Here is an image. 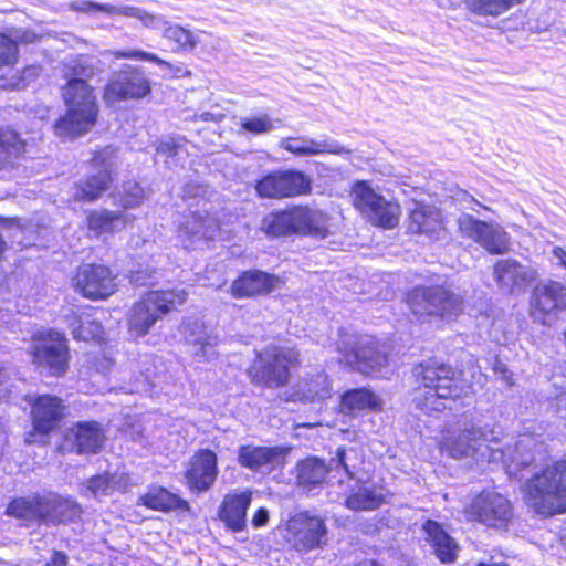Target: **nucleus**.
<instances>
[{
  "instance_id": "nucleus-59",
  "label": "nucleus",
  "mask_w": 566,
  "mask_h": 566,
  "mask_svg": "<svg viewBox=\"0 0 566 566\" xmlns=\"http://www.w3.org/2000/svg\"><path fill=\"white\" fill-rule=\"evenodd\" d=\"M553 255L558 261V263L566 268V251L559 247L553 249Z\"/></svg>"
},
{
  "instance_id": "nucleus-61",
  "label": "nucleus",
  "mask_w": 566,
  "mask_h": 566,
  "mask_svg": "<svg viewBox=\"0 0 566 566\" xmlns=\"http://www.w3.org/2000/svg\"><path fill=\"white\" fill-rule=\"evenodd\" d=\"M142 280H143V277H142V275H140V272H139V271H137V272L133 275V281H134L135 283H137V284H142V283H143V282H142Z\"/></svg>"
},
{
  "instance_id": "nucleus-49",
  "label": "nucleus",
  "mask_w": 566,
  "mask_h": 566,
  "mask_svg": "<svg viewBox=\"0 0 566 566\" xmlns=\"http://www.w3.org/2000/svg\"><path fill=\"white\" fill-rule=\"evenodd\" d=\"M144 199L145 191L137 182L128 181L123 186L120 205L125 210L140 206Z\"/></svg>"
},
{
  "instance_id": "nucleus-47",
  "label": "nucleus",
  "mask_w": 566,
  "mask_h": 566,
  "mask_svg": "<svg viewBox=\"0 0 566 566\" xmlns=\"http://www.w3.org/2000/svg\"><path fill=\"white\" fill-rule=\"evenodd\" d=\"M103 55H113L116 59H130L153 62L160 66L168 75H177L182 71L180 66L172 65L171 63L158 57L156 54L142 50L105 51Z\"/></svg>"
},
{
  "instance_id": "nucleus-1",
  "label": "nucleus",
  "mask_w": 566,
  "mask_h": 566,
  "mask_svg": "<svg viewBox=\"0 0 566 566\" xmlns=\"http://www.w3.org/2000/svg\"><path fill=\"white\" fill-rule=\"evenodd\" d=\"M536 448H541V444L531 436H520L512 444L496 437L493 430L474 424L465 426L459 433L448 432L441 441V449L451 458H473L476 461L501 463L514 475L535 460Z\"/></svg>"
},
{
  "instance_id": "nucleus-51",
  "label": "nucleus",
  "mask_w": 566,
  "mask_h": 566,
  "mask_svg": "<svg viewBox=\"0 0 566 566\" xmlns=\"http://www.w3.org/2000/svg\"><path fill=\"white\" fill-rule=\"evenodd\" d=\"M554 391L551 394L552 398L556 401V409L562 417L566 416V381L559 379L553 382Z\"/></svg>"
},
{
  "instance_id": "nucleus-42",
  "label": "nucleus",
  "mask_w": 566,
  "mask_h": 566,
  "mask_svg": "<svg viewBox=\"0 0 566 566\" xmlns=\"http://www.w3.org/2000/svg\"><path fill=\"white\" fill-rule=\"evenodd\" d=\"M302 213L307 214L301 223L302 235L323 239L329 233V218L318 209L301 206Z\"/></svg>"
},
{
  "instance_id": "nucleus-57",
  "label": "nucleus",
  "mask_w": 566,
  "mask_h": 566,
  "mask_svg": "<svg viewBox=\"0 0 566 566\" xmlns=\"http://www.w3.org/2000/svg\"><path fill=\"white\" fill-rule=\"evenodd\" d=\"M197 118L203 120V122H221L224 118V114L222 113H214V112H203L199 115H196Z\"/></svg>"
},
{
  "instance_id": "nucleus-34",
  "label": "nucleus",
  "mask_w": 566,
  "mask_h": 566,
  "mask_svg": "<svg viewBox=\"0 0 566 566\" xmlns=\"http://www.w3.org/2000/svg\"><path fill=\"white\" fill-rule=\"evenodd\" d=\"M422 530L427 542L430 543L434 555L442 563H453L457 559L459 547L454 539L446 533L440 524L427 521Z\"/></svg>"
},
{
  "instance_id": "nucleus-58",
  "label": "nucleus",
  "mask_w": 566,
  "mask_h": 566,
  "mask_svg": "<svg viewBox=\"0 0 566 566\" xmlns=\"http://www.w3.org/2000/svg\"><path fill=\"white\" fill-rule=\"evenodd\" d=\"M67 557L61 552H54L51 560L45 566H66Z\"/></svg>"
},
{
  "instance_id": "nucleus-56",
  "label": "nucleus",
  "mask_w": 566,
  "mask_h": 566,
  "mask_svg": "<svg viewBox=\"0 0 566 566\" xmlns=\"http://www.w3.org/2000/svg\"><path fill=\"white\" fill-rule=\"evenodd\" d=\"M269 521V512L266 509H259L252 517V524L254 527H261Z\"/></svg>"
},
{
  "instance_id": "nucleus-21",
  "label": "nucleus",
  "mask_w": 566,
  "mask_h": 566,
  "mask_svg": "<svg viewBox=\"0 0 566 566\" xmlns=\"http://www.w3.org/2000/svg\"><path fill=\"white\" fill-rule=\"evenodd\" d=\"M494 277L500 287L510 293L523 292L537 277V271L513 259L500 260L494 265Z\"/></svg>"
},
{
  "instance_id": "nucleus-4",
  "label": "nucleus",
  "mask_w": 566,
  "mask_h": 566,
  "mask_svg": "<svg viewBox=\"0 0 566 566\" xmlns=\"http://www.w3.org/2000/svg\"><path fill=\"white\" fill-rule=\"evenodd\" d=\"M526 504L536 513L555 515L566 512V461L546 465L523 486Z\"/></svg>"
},
{
  "instance_id": "nucleus-35",
  "label": "nucleus",
  "mask_w": 566,
  "mask_h": 566,
  "mask_svg": "<svg viewBox=\"0 0 566 566\" xmlns=\"http://www.w3.org/2000/svg\"><path fill=\"white\" fill-rule=\"evenodd\" d=\"M408 228L412 233L433 235L441 229L440 212L434 207L415 201L410 208Z\"/></svg>"
},
{
  "instance_id": "nucleus-39",
  "label": "nucleus",
  "mask_w": 566,
  "mask_h": 566,
  "mask_svg": "<svg viewBox=\"0 0 566 566\" xmlns=\"http://www.w3.org/2000/svg\"><path fill=\"white\" fill-rule=\"evenodd\" d=\"M46 501V523H64L73 521L82 513V510L76 502L59 496L57 494L48 493Z\"/></svg>"
},
{
  "instance_id": "nucleus-27",
  "label": "nucleus",
  "mask_w": 566,
  "mask_h": 566,
  "mask_svg": "<svg viewBox=\"0 0 566 566\" xmlns=\"http://www.w3.org/2000/svg\"><path fill=\"white\" fill-rule=\"evenodd\" d=\"M307 214L302 213L301 206L269 213L262 220V230L270 237L302 235L301 223Z\"/></svg>"
},
{
  "instance_id": "nucleus-20",
  "label": "nucleus",
  "mask_w": 566,
  "mask_h": 566,
  "mask_svg": "<svg viewBox=\"0 0 566 566\" xmlns=\"http://www.w3.org/2000/svg\"><path fill=\"white\" fill-rule=\"evenodd\" d=\"M217 475V454L209 449H202L196 452L185 473L188 486L191 491L197 493L209 490L213 485Z\"/></svg>"
},
{
  "instance_id": "nucleus-24",
  "label": "nucleus",
  "mask_w": 566,
  "mask_h": 566,
  "mask_svg": "<svg viewBox=\"0 0 566 566\" xmlns=\"http://www.w3.org/2000/svg\"><path fill=\"white\" fill-rule=\"evenodd\" d=\"M284 450L279 447L241 446L238 450V462L252 471L271 472L282 465Z\"/></svg>"
},
{
  "instance_id": "nucleus-5",
  "label": "nucleus",
  "mask_w": 566,
  "mask_h": 566,
  "mask_svg": "<svg viewBox=\"0 0 566 566\" xmlns=\"http://www.w3.org/2000/svg\"><path fill=\"white\" fill-rule=\"evenodd\" d=\"M73 8L91 15L106 13L108 15H124L139 20L145 27L153 29L164 28V38L175 43L177 50L190 51L199 42V33L192 32L180 25H167V22L159 15L151 14L140 8L123 7L117 8L111 4L98 2H75Z\"/></svg>"
},
{
  "instance_id": "nucleus-14",
  "label": "nucleus",
  "mask_w": 566,
  "mask_h": 566,
  "mask_svg": "<svg viewBox=\"0 0 566 566\" xmlns=\"http://www.w3.org/2000/svg\"><path fill=\"white\" fill-rule=\"evenodd\" d=\"M92 164L98 171L75 187L73 197L76 200L94 201L107 189L117 164V149L112 146L103 148L95 154Z\"/></svg>"
},
{
  "instance_id": "nucleus-41",
  "label": "nucleus",
  "mask_w": 566,
  "mask_h": 566,
  "mask_svg": "<svg viewBox=\"0 0 566 566\" xmlns=\"http://www.w3.org/2000/svg\"><path fill=\"white\" fill-rule=\"evenodd\" d=\"M385 502L382 489L375 485H361L346 500V506L354 511H373Z\"/></svg>"
},
{
  "instance_id": "nucleus-37",
  "label": "nucleus",
  "mask_w": 566,
  "mask_h": 566,
  "mask_svg": "<svg viewBox=\"0 0 566 566\" xmlns=\"http://www.w3.org/2000/svg\"><path fill=\"white\" fill-rule=\"evenodd\" d=\"M381 406V398L366 388L345 392L340 401L342 411L348 415H354L366 409L374 411L380 410Z\"/></svg>"
},
{
  "instance_id": "nucleus-26",
  "label": "nucleus",
  "mask_w": 566,
  "mask_h": 566,
  "mask_svg": "<svg viewBox=\"0 0 566 566\" xmlns=\"http://www.w3.org/2000/svg\"><path fill=\"white\" fill-rule=\"evenodd\" d=\"M219 230V222L212 216L190 213L178 226V238L186 249L200 240L213 239Z\"/></svg>"
},
{
  "instance_id": "nucleus-44",
  "label": "nucleus",
  "mask_w": 566,
  "mask_h": 566,
  "mask_svg": "<svg viewBox=\"0 0 566 566\" xmlns=\"http://www.w3.org/2000/svg\"><path fill=\"white\" fill-rule=\"evenodd\" d=\"M66 322L72 329V335L77 340H101L103 338V326L95 321L78 317L75 314L67 315Z\"/></svg>"
},
{
  "instance_id": "nucleus-3",
  "label": "nucleus",
  "mask_w": 566,
  "mask_h": 566,
  "mask_svg": "<svg viewBox=\"0 0 566 566\" xmlns=\"http://www.w3.org/2000/svg\"><path fill=\"white\" fill-rule=\"evenodd\" d=\"M62 96L67 111L56 122L55 134L65 139H74L90 132L98 116L93 87L84 81H67L62 88Z\"/></svg>"
},
{
  "instance_id": "nucleus-53",
  "label": "nucleus",
  "mask_w": 566,
  "mask_h": 566,
  "mask_svg": "<svg viewBox=\"0 0 566 566\" xmlns=\"http://www.w3.org/2000/svg\"><path fill=\"white\" fill-rule=\"evenodd\" d=\"M332 461L336 462L337 465H340L349 478L354 476L355 465H352L348 462V453H347V451L344 448H338L337 449L336 458L333 459Z\"/></svg>"
},
{
  "instance_id": "nucleus-32",
  "label": "nucleus",
  "mask_w": 566,
  "mask_h": 566,
  "mask_svg": "<svg viewBox=\"0 0 566 566\" xmlns=\"http://www.w3.org/2000/svg\"><path fill=\"white\" fill-rule=\"evenodd\" d=\"M133 221L134 217L129 213L107 209L93 210L87 216L88 229L95 235L119 232Z\"/></svg>"
},
{
  "instance_id": "nucleus-40",
  "label": "nucleus",
  "mask_w": 566,
  "mask_h": 566,
  "mask_svg": "<svg viewBox=\"0 0 566 566\" xmlns=\"http://www.w3.org/2000/svg\"><path fill=\"white\" fill-rule=\"evenodd\" d=\"M25 151V143L18 133L11 129H0V171L14 165Z\"/></svg>"
},
{
  "instance_id": "nucleus-16",
  "label": "nucleus",
  "mask_w": 566,
  "mask_h": 566,
  "mask_svg": "<svg viewBox=\"0 0 566 566\" xmlns=\"http://www.w3.org/2000/svg\"><path fill=\"white\" fill-rule=\"evenodd\" d=\"M470 518L486 526L501 528L512 517L510 501L495 491L481 492L468 509Z\"/></svg>"
},
{
  "instance_id": "nucleus-11",
  "label": "nucleus",
  "mask_w": 566,
  "mask_h": 566,
  "mask_svg": "<svg viewBox=\"0 0 566 566\" xmlns=\"http://www.w3.org/2000/svg\"><path fill=\"white\" fill-rule=\"evenodd\" d=\"M312 190V180L300 170H276L255 185V191L261 198L284 199L308 195Z\"/></svg>"
},
{
  "instance_id": "nucleus-17",
  "label": "nucleus",
  "mask_w": 566,
  "mask_h": 566,
  "mask_svg": "<svg viewBox=\"0 0 566 566\" xmlns=\"http://www.w3.org/2000/svg\"><path fill=\"white\" fill-rule=\"evenodd\" d=\"M461 233L483 247L489 253L502 254L509 249V237L499 226L462 214L459 220Z\"/></svg>"
},
{
  "instance_id": "nucleus-29",
  "label": "nucleus",
  "mask_w": 566,
  "mask_h": 566,
  "mask_svg": "<svg viewBox=\"0 0 566 566\" xmlns=\"http://www.w3.org/2000/svg\"><path fill=\"white\" fill-rule=\"evenodd\" d=\"M281 147L295 156H319L324 154L345 155L350 150L339 145L334 139L315 140L305 137L284 138L281 142Z\"/></svg>"
},
{
  "instance_id": "nucleus-60",
  "label": "nucleus",
  "mask_w": 566,
  "mask_h": 566,
  "mask_svg": "<svg viewBox=\"0 0 566 566\" xmlns=\"http://www.w3.org/2000/svg\"><path fill=\"white\" fill-rule=\"evenodd\" d=\"M112 364L113 361L111 358L103 356V358L101 360H97V363H95L94 365L98 371L105 373L106 370L109 369Z\"/></svg>"
},
{
  "instance_id": "nucleus-52",
  "label": "nucleus",
  "mask_w": 566,
  "mask_h": 566,
  "mask_svg": "<svg viewBox=\"0 0 566 566\" xmlns=\"http://www.w3.org/2000/svg\"><path fill=\"white\" fill-rule=\"evenodd\" d=\"M157 153L167 158L179 156L182 153V146L174 140L160 142L157 147Z\"/></svg>"
},
{
  "instance_id": "nucleus-23",
  "label": "nucleus",
  "mask_w": 566,
  "mask_h": 566,
  "mask_svg": "<svg viewBox=\"0 0 566 566\" xmlns=\"http://www.w3.org/2000/svg\"><path fill=\"white\" fill-rule=\"evenodd\" d=\"M181 333L187 344L192 347V355L201 361L217 357L218 337L209 331L200 319H187L184 322Z\"/></svg>"
},
{
  "instance_id": "nucleus-18",
  "label": "nucleus",
  "mask_w": 566,
  "mask_h": 566,
  "mask_svg": "<svg viewBox=\"0 0 566 566\" xmlns=\"http://www.w3.org/2000/svg\"><path fill=\"white\" fill-rule=\"evenodd\" d=\"M115 279L107 266L84 264L77 270L75 286L87 298L104 300L116 291Z\"/></svg>"
},
{
  "instance_id": "nucleus-19",
  "label": "nucleus",
  "mask_w": 566,
  "mask_h": 566,
  "mask_svg": "<svg viewBox=\"0 0 566 566\" xmlns=\"http://www.w3.org/2000/svg\"><path fill=\"white\" fill-rule=\"evenodd\" d=\"M64 405L59 397L43 395L39 396L32 403L31 417L33 431L28 434V443L38 442L36 436L41 440L54 430L63 418Z\"/></svg>"
},
{
  "instance_id": "nucleus-38",
  "label": "nucleus",
  "mask_w": 566,
  "mask_h": 566,
  "mask_svg": "<svg viewBox=\"0 0 566 566\" xmlns=\"http://www.w3.org/2000/svg\"><path fill=\"white\" fill-rule=\"evenodd\" d=\"M129 486V476L124 473L99 474L87 480L86 494L95 499L111 495L114 491H126Z\"/></svg>"
},
{
  "instance_id": "nucleus-48",
  "label": "nucleus",
  "mask_w": 566,
  "mask_h": 566,
  "mask_svg": "<svg viewBox=\"0 0 566 566\" xmlns=\"http://www.w3.org/2000/svg\"><path fill=\"white\" fill-rule=\"evenodd\" d=\"M268 114H259L241 118V127L253 135L268 134L275 129V123Z\"/></svg>"
},
{
  "instance_id": "nucleus-55",
  "label": "nucleus",
  "mask_w": 566,
  "mask_h": 566,
  "mask_svg": "<svg viewBox=\"0 0 566 566\" xmlns=\"http://www.w3.org/2000/svg\"><path fill=\"white\" fill-rule=\"evenodd\" d=\"M184 193L188 198L201 197L206 193V188L198 184H188L184 188Z\"/></svg>"
},
{
  "instance_id": "nucleus-45",
  "label": "nucleus",
  "mask_w": 566,
  "mask_h": 566,
  "mask_svg": "<svg viewBox=\"0 0 566 566\" xmlns=\"http://www.w3.org/2000/svg\"><path fill=\"white\" fill-rule=\"evenodd\" d=\"M99 62L92 56H78L69 61L65 64V77L69 81H84L91 78L96 73L102 72L103 69L98 65Z\"/></svg>"
},
{
  "instance_id": "nucleus-6",
  "label": "nucleus",
  "mask_w": 566,
  "mask_h": 566,
  "mask_svg": "<svg viewBox=\"0 0 566 566\" xmlns=\"http://www.w3.org/2000/svg\"><path fill=\"white\" fill-rule=\"evenodd\" d=\"M188 293L185 290L150 291L136 302L129 312L128 328L134 337H143L164 315L182 305Z\"/></svg>"
},
{
  "instance_id": "nucleus-30",
  "label": "nucleus",
  "mask_w": 566,
  "mask_h": 566,
  "mask_svg": "<svg viewBox=\"0 0 566 566\" xmlns=\"http://www.w3.org/2000/svg\"><path fill=\"white\" fill-rule=\"evenodd\" d=\"M46 494H32L30 496L17 497L10 502L6 513L27 524L46 523Z\"/></svg>"
},
{
  "instance_id": "nucleus-7",
  "label": "nucleus",
  "mask_w": 566,
  "mask_h": 566,
  "mask_svg": "<svg viewBox=\"0 0 566 566\" xmlns=\"http://www.w3.org/2000/svg\"><path fill=\"white\" fill-rule=\"evenodd\" d=\"M336 350L340 360L363 374L378 371L388 363L387 349L370 335L339 332Z\"/></svg>"
},
{
  "instance_id": "nucleus-12",
  "label": "nucleus",
  "mask_w": 566,
  "mask_h": 566,
  "mask_svg": "<svg viewBox=\"0 0 566 566\" xmlns=\"http://www.w3.org/2000/svg\"><path fill=\"white\" fill-rule=\"evenodd\" d=\"M326 526L322 518L297 513L286 521L285 541L298 552H310L326 543Z\"/></svg>"
},
{
  "instance_id": "nucleus-10",
  "label": "nucleus",
  "mask_w": 566,
  "mask_h": 566,
  "mask_svg": "<svg viewBox=\"0 0 566 566\" xmlns=\"http://www.w3.org/2000/svg\"><path fill=\"white\" fill-rule=\"evenodd\" d=\"M353 203L374 226L392 229L399 222L400 206L377 193L367 181H357L352 189Z\"/></svg>"
},
{
  "instance_id": "nucleus-62",
  "label": "nucleus",
  "mask_w": 566,
  "mask_h": 566,
  "mask_svg": "<svg viewBox=\"0 0 566 566\" xmlns=\"http://www.w3.org/2000/svg\"><path fill=\"white\" fill-rule=\"evenodd\" d=\"M4 241L2 239V237L0 235V256L2 255L3 251H4Z\"/></svg>"
},
{
  "instance_id": "nucleus-25",
  "label": "nucleus",
  "mask_w": 566,
  "mask_h": 566,
  "mask_svg": "<svg viewBox=\"0 0 566 566\" xmlns=\"http://www.w3.org/2000/svg\"><path fill=\"white\" fill-rule=\"evenodd\" d=\"M282 284L283 281L276 275L258 270L247 271L233 281L231 294L235 298L252 297L271 293Z\"/></svg>"
},
{
  "instance_id": "nucleus-31",
  "label": "nucleus",
  "mask_w": 566,
  "mask_h": 566,
  "mask_svg": "<svg viewBox=\"0 0 566 566\" xmlns=\"http://www.w3.org/2000/svg\"><path fill=\"white\" fill-rule=\"evenodd\" d=\"M69 438L78 453H95L104 443L105 432L96 421H82L71 428Z\"/></svg>"
},
{
  "instance_id": "nucleus-8",
  "label": "nucleus",
  "mask_w": 566,
  "mask_h": 566,
  "mask_svg": "<svg viewBox=\"0 0 566 566\" xmlns=\"http://www.w3.org/2000/svg\"><path fill=\"white\" fill-rule=\"evenodd\" d=\"M298 364V353L292 348L268 346L260 352L249 369L252 382L269 388L285 386L290 369Z\"/></svg>"
},
{
  "instance_id": "nucleus-15",
  "label": "nucleus",
  "mask_w": 566,
  "mask_h": 566,
  "mask_svg": "<svg viewBox=\"0 0 566 566\" xmlns=\"http://www.w3.org/2000/svg\"><path fill=\"white\" fill-rule=\"evenodd\" d=\"M150 82L140 67L125 65L115 72L107 84L104 98L108 103L139 99L150 93Z\"/></svg>"
},
{
  "instance_id": "nucleus-43",
  "label": "nucleus",
  "mask_w": 566,
  "mask_h": 566,
  "mask_svg": "<svg viewBox=\"0 0 566 566\" xmlns=\"http://www.w3.org/2000/svg\"><path fill=\"white\" fill-rule=\"evenodd\" d=\"M140 500L145 506L158 511H171L187 506L186 501L163 488L150 490Z\"/></svg>"
},
{
  "instance_id": "nucleus-50",
  "label": "nucleus",
  "mask_w": 566,
  "mask_h": 566,
  "mask_svg": "<svg viewBox=\"0 0 566 566\" xmlns=\"http://www.w3.org/2000/svg\"><path fill=\"white\" fill-rule=\"evenodd\" d=\"M18 46L15 42L0 33V66L11 65L17 61Z\"/></svg>"
},
{
  "instance_id": "nucleus-36",
  "label": "nucleus",
  "mask_w": 566,
  "mask_h": 566,
  "mask_svg": "<svg viewBox=\"0 0 566 566\" xmlns=\"http://www.w3.org/2000/svg\"><path fill=\"white\" fill-rule=\"evenodd\" d=\"M327 472L328 468L325 462L316 457L301 460L296 464L297 485L310 492L324 482Z\"/></svg>"
},
{
  "instance_id": "nucleus-46",
  "label": "nucleus",
  "mask_w": 566,
  "mask_h": 566,
  "mask_svg": "<svg viewBox=\"0 0 566 566\" xmlns=\"http://www.w3.org/2000/svg\"><path fill=\"white\" fill-rule=\"evenodd\" d=\"M472 13V21L479 24H489L490 18H497L506 12L512 2H468Z\"/></svg>"
},
{
  "instance_id": "nucleus-2",
  "label": "nucleus",
  "mask_w": 566,
  "mask_h": 566,
  "mask_svg": "<svg viewBox=\"0 0 566 566\" xmlns=\"http://www.w3.org/2000/svg\"><path fill=\"white\" fill-rule=\"evenodd\" d=\"M416 387L412 401L426 413L451 408L450 402L472 394V386L449 365L430 360L412 371Z\"/></svg>"
},
{
  "instance_id": "nucleus-13",
  "label": "nucleus",
  "mask_w": 566,
  "mask_h": 566,
  "mask_svg": "<svg viewBox=\"0 0 566 566\" xmlns=\"http://www.w3.org/2000/svg\"><path fill=\"white\" fill-rule=\"evenodd\" d=\"M33 360L48 368L53 376H62L69 368V347L65 336L57 331L41 333L31 347Z\"/></svg>"
},
{
  "instance_id": "nucleus-9",
  "label": "nucleus",
  "mask_w": 566,
  "mask_h": 566,
  "mask_svg": "<svg viewBox=\"0 0 566 566\" xmlns=\"http://www.w3.org/2000/svg\"><path fill=\"white\" fill-rule=\"evenodd\" d=\"M412 314L419 319L432 316L451 318L463 312V300L458 294L440 286L415 287L407 298Z\"/></svg>"
},
{
  "instance_id": "nucleus-33",
  "label": "nucleus",
  "mask_w": 566,
  "mask_h": 566,
  "mask_svg": "<svg viewBox=\"0 0 566 566\" xmlns=\"http://www.w3.org/2000/svg\"><path fill=\"white\" fill-rule=\"evenodd\" d=\"M332 395V385L324 371L306 374L296 385L294 396L303 402H319Z\"/></svg>"
},
{
  "instance_id": "nucleus-28",
  "label": "nucleus",
  "mask_w": 566,
  "mask_h": 566,
  "mask_svg": "<svg viewBox=\"0 0 566 566\" xmlns=\"http://www.w3.org/2000/svg\"><path fill=\"white\" fill-rule=\"evenodd\" d=\"M251 495L249 491H241L224 496L219 509V518L231 531L240 532L245 527L247 510L251 503Z\"/></svg>"
},
{
  "instance_id": "nucleus-22",
  "label": "nucleus",
  "mask_w": 566,
  "mask_h": 566,
  "mask_svg": "<svg viewBox=\"0 0 566 566\" xmlns=\"http://www.w3.org/2000/svg\"><path fill=\"white\" fill-rule=\"evenodd\" d=\"M531 314L545 323V317L566 308V286L558 282L538 285L533 294Z\"/></svg>"
},
{
  "instance_id": "nucleus-54",
  "label": "nucleus",
  "mask_w": 566,
  "mask_h": 566,
  "mask_svg": "<svg viewBox=\"0 0 566 566\" xmlns=\"http://www.w3.org/2000/svg\"><path fill=\"white\" fill-rule=\"evenodd\" d=\"M493 371L499 376L506 385L512 386V374L509 371L506 365L500 360H495L493 365Z\"/></svg>"
}]
</instances>
